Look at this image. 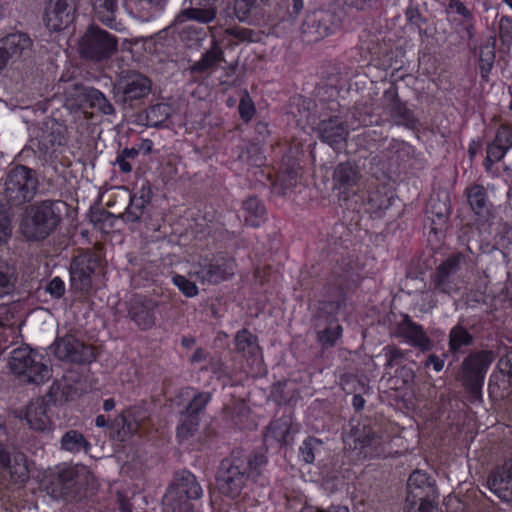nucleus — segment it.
I'll return each mask as SVG.
<instances>
[{
  "label": "nucleus",
  "instance_id": "obj_2",
  "mask_svg": "<svg viewBox=\"0 0 512 512\" xmlns=\"http://www.w3.org/2000/svg\"><path fill=\"white\" fill-rule=\"evenodd\" d=\"M203 490L195 476L177 473L163 498V512H194L193 500L200 499Z\"/></svg>",
  "mask_w": 512,
  "mask_h": 512
},
{
  "label": "nucleus",
  "instance_id": "obj_24",
  "mask_svg": "<svg viewBox=\"0 0 512 512\" xmlns=\"http://www.w3.org/2000/svg\"><path fill=\"white\" fill-rule=\"evenodd\" d=\"M0 42L3 49H7L14 59H19L25 51L32 47V41L28 35L20 32L9 34Z\"/></svg>",
  "mask_w": 512,
  "mask_h": 512
},
{
  "label": "nucleus",
  "instance_id": "obj_47",
  "mask_svg": "<svg viewBox=\"0 0 512 512\" xmlns=\"http://www.w3.org/2000/svg\"><path fill=\"white\" fill-rule=\"evenodd\" d=\"M255 0H236L235 1V13L237 18L240 21H245L253 6H254Z\"/></svg>",
  "mask_w": 512,
  "mask_h": 512
},
{
  "label": "nucleus",
  "instance_id": "obj_21",
  "mask_svg": "<svg viewBox=\"0 0 512 512\" xmlns=\"http://www.w3.org/2000/svg\"><path fill=\"white\" fill-rule=\"evenodd\" d=\"M317 132L323 142L334 148L344 142L348 134L347 129L337 117L321 121Z\"/></svg>",
  "mask_w": 512,
  "mask_h": 512
},
{
  "label": "nucleus",
  "instance_id": "obj_56",
  "mask_svg": "<svg viewBox=\"0 0 512 512\" xmlns=\"http://www.w3.org/2000/svg\"><path fill=\"white\" fill-rule=\"evenodd\" d=\"M427 366L432 365L436 372H440L444 367V361L436 355H430L426 363Z\"/></svg>",
  "mask_w": 512,
  "mask_h": 512
},
{
  "label": "nucleus",
  "instance_id": "obj_63",
  "mask_svg": "<svg viewBox=\"0 0 512 512\" xmlns=\"http://www.w3.org/2000/svg\"><path fill=\"white\" fill-rule=\"evenodd\" d=\"M121 157L124 159H134L138 155V150L131 148V149H124L120 154Z\"/></svg>",
  "mask_w": 512,
  "mask_h": 512
},
{
  "label": "nucleus",
  "instance_id": "obj_28",
  "mask_svg": "<svg viewBox=\"0 0 512 512\" xmlns=\"http://www.w3.org/2000/svg\"><path fill=\"white\" fill-rule=\"evenodd\" d=\"M399 333L414 346L420 347L423 350L428 349L430 346V340L424 333L422 327L411 321L402 323L399 327Z\"/></svg>",
  "mask_w": 512,
  "mask_h": 512
},
{
  "label": "nucleus",
  "instance_id": "obj_18",
  "mask_svg": "<svg viewBox=\"0 0 512 512\" xmlns=\"http://www.w3.org/2000/svg\"><path fill=\"white\" fill-rule=\"evenodd\" d=\"M359 179V171L354 165L349 162L340 163L334 170L333 186L342 197L348 198L349 192L355 193L354 187Z\"/></svg>",
  "mask_w": 512,
  "mask_h": 512
},
{
  "label": "nucleus",
  "instance_id": "obj_37",
  "mask_svg": "<svg viewBox=\"0 0 512 512\" xmlns=\"http://www.w3.org/2000/svg\"><path fill=\"white\" fill-rule=\"evenodd\" d=\"M471 341V335L463 327L456 326L451 329L449 335V347L452 352H457L462 347L468 346Z\"/></svg>",
  "mask_w": 512,
  "mask_h": 512
},
{
  "label": "nucleus",
  "instance_id": "obj_34",
  "mask_svg": "<svg viewBox=\"0 0 512 512\" xmlns=\"http://www.w3.org/2000/svg\"><path fill=\"white\" fill-rule=\"evenodd\" d=\"M468 201L473 211L482 215L487 211V199L484 187L474 185L468 190Z\"/></svg>",
  "mask_w": 512,
  "mask_h": 512
},
{
  "label": "nucleus",
  "instance_id": "obj_57",
  "mask_svg": "<svg viewBox=\"0 0 512 512\" xmlns=\"http://www.w3.org/2000/svg\"><path fill=\"white\" fill-rule=\"evenodd\" d=\"M347 5L355 7L357 9H364L370 4H372L375 0H344Z\"/></svg>",
  "mask_w": 512,
  "mask_h": 512
},
{
  "label": "nucleus",
  "instance_id": "obj_20",
  "mask_svg": "<svg viewBox=\"0 0 512 512\" xmlns=\"http://www.w3.org/2000/svg\"><path fill=\"white\" fill-rule=\"evenodd\" d=\"M24 418L33 430L45 431L51 428V420L47 414V405L42 399H36L29 403L25 410Z\"/></svg>",
  "mask_w": 512,
  "mask_h": 512
},
{
  "label": "nucleus",
  "instance_id": "obj_1",
  "mask_svg": "<svg viewBox=\"0 0 512 512\" xmlns=\"http://www.w3.org/2000/svg\"><path fill=\"white\" fill-rule=\"evenodd\" d=\"M64 204L60 201L36 202L26 208L21 222L23 235L30 240H43L58 226Z\"/></svg>",
  "mask_w": 512,
  "mask_h": 512
},
{
  "label": "nucleus",
  "instance_id": "obj_25",
  "mask_svg": "<svg viewBox=\"0 0 512 512\" xmlns=\"http://www.w3.org/2000/svg\"><path fill=\"white\" fill-rule=\"evenodd\" d=\"M95 269V262L88 257H79L71 265V277L74 281H79L81 288L90 287V277Z\"/></svg>",
  "mask_w": 512,
  "mask_h": 512
},
{
  "label": "nucleus",
  "instance_id": "obj_11",
  "mask_svg": "<svg viewBox=\"0 0 512 512\" xmlns=\"http://www.w3.org/2000/svg\"><path fill=\"white\" fill-rule=\"evenodd\" d=\"M116 50V41L106 31L89 28L81 41V51L90 57L103 58Z\"/></svg>",
  "mask_w": 512,
  "mask_h": 512
},
{
  "label": "nucleus",
  "instance_id": "obj_46",
  "mask_svg": "<svg viewBox=\"0 0 512 512\" xmlns=\"http://www.w3.org/2000/svg\"><path fill=\"white\" fill-rule=\"evenodd\" d=\"M239 114L244 121L252 119L255 113V107L248 95L241 98L238 106Z\"/></svg>",
  "mask_w": 512,
  "mask_h": 512
},
{
  "label": "nucleus",
  "instance_id": "obj_3",
  "mask_svg": "<svg viewBox=\"0 0 512 512\" xmlns=\"http://www.w3.org/2000/svg\"><path fill=\"white\" fill-rule=\"evenodd\" d=\"M264 464L263 457L237 460L233 463L223 462L222 470L217 479L219 491L229 497H237L242 491L246 481L256 474V469Z\"/></svg>",
  "mask_w": 512,
  "mask_h": 512
},
{
  "label": "nucleus",
  "instance_id": "obj_64",
  "mask_svg": "<svg viewBox=\"0 0 512 512\" xmlns=\"http://www.w3.org/2000/svg\"><path fill=\"white\" fill-rule=\"evenodd\" d=\"M322 512H349V509L346 506H330L328 510H323Z\"/></svg>",
  "mask_w": 512,
  "mask_h": 512
},
{
  "label": "nucleus",
  "instance_id": "obj_43",
  "mask_svg": "<svg viewBox=\"0 0 512 512\" xmlns=\"http://www.w3.org/2000/svg\"><path fill=\"white\" fill-rule=\"evenodd\" d=\"M447 12L459 15L465 22L472 20L473 17L472 12L462 0H448Z\"/></svg>",
  "mask_w": 512,
  "mask_h": 512
},
{
  "label": "nucleus",
  "instance_id": "obj_49",
  "mask_svg": "<svg viewBox=\"0 0 512 512\" xmlns=\"http://www.w3.org/2000/svg\"><path fill=\"white\" fill-rule=\"evenodd\" d=\"M499 35L503 42H512V21L509 18L503 17L500 20Z\"/></svg>",
  "mask_w": 512,
  "mask_h": 512
},
{
  "label": "nucleus",
  "instance_id": "obj_16",
  "mask_svg": "<svg viewBox=\"0 0 512 512\" xmlns=\"http://www.w3.org/2000/svg\"><path fill=\"white\" fill-rule=\"evenodd\" d=\"M156 308L155 301L136 296L130 301L128 315L140 329L147 330L155 324Z\"/></svg>",
  "mask_w": 512,
  "mask_h": 512
},
{
  "label": "nucleus",
  "instance_id": "obj_29",
  "mask_svg": "<svg viewBox=\"0 0 512 512\" xmlns=\"http://www.w3.org/2000/svg\"><path fill=\"white\" fill-rule=\"evenodd\" d=\"M164 0H127V5L132 11L139 14V17L148 21L157 16L162 10Z\"/></svg>",
  "mask_w": 512,
  "mask_h": 512
},
{
  "label": "nucleus",
  "instance_id": "obj_41",
  "mask_svg": "<svg viewBox=\"0 0 512 512\" xmlns=\"http://www.w3.org/2000/svg\"><path fill=\"white\" fill-rule=\"evenodd\" d=\"M342 327L338 324L328 327L318 335L319 342L323 346H332L340 338Z\"/></svg>",
  "mask_w": 512,
  "mask_h": 512
},
{
  "label": "nucleus",
  "instance_id": "obj_30",
  "mask_svg": "<svg viewBox=\"0 0 512 512\" xmlns=\"http://www.w3.org/2000/svg\"><path fill=\"white\" fill-rule=\"evenodd\" d=\"M224 59V54L220 46L213 41L210 49H208L201 59L193 64L192 71L204 72L210 68L220 64Z\"/></svg>",
  "mask_w": 512,
  "mask_h": 512
},
{
  "label": "nucleus",
  "instance_id": "obj_17",
  "mask_svg": "<svg viewBox=\"0 0 512 512\" xmlns=\"http://www.w3.org/2000/svg\"><path fill=\"white\" fill-rule=\"evenodd\" d=\"M488 487L503 501H512V459L489 475Z\"/></svg>",
  "mask_w": 512,
  "mask_h": 512
},
{
  "label": "nucleus",
  "instance_id": "obj_38",
  "mask_svg": "<svg viewBox=\"0 0 512 512\" xmlns=\"http://www.w3.org/2000/svg\"><path fill=\"white\" fill-rule=\"evenodd\" d=\"M15 281L16 278L11 268L5 262H0V297L13 291Z\"/></svg>",
  "mask_w": 512,
  "mask_h": 512
},
{
  "label": "nucleus",
  "instance_id": "obj_27",
  "mask_svg": "<svg viewBox=\"0 0 512 512\" xmlns=\"http://www.w3.org/2000/svg\"><path fill=\"white\" fill-rule=\"evenodd\" d=\"M60 447L62 450L78 454L87 453L91 445L82 433L76 430L67 431L61 438Z\"/></svg>",
  "mask_w": 512,
  "mask_h": 512
},
{
  "label": "nucleus",
  "instance_id": "obj_23",
  "mask_svg": "<svg viewBox=\"0 0 512 512\" xmlns=\"http://www.w3.org/2000/svg\"><path fill=\"white\" fill-rule=\"evenodd\" d=\"M235 344L238 352L252 358V364L259 369L262 363V354L257 344V338L248 330L243 329L237 332L235 336Z\"/></svg>",
  "mask_w": 512,
  "mask_h": 512
},
{
  "label": "nucleus",
  "instance_id": "obj_26",
  "mask_svg": "<svg viewBox=\"0 0 512 512\" xmlns=\"http://www.w3.org/2000/svg\"><path fill=\"white\" fill-rule=\"evenodd\" d=\"M431 487L429 476L422 471H414L407 483L408 488V496L407 501L413 502L416 498H420V500H425L423 498L426 489Z\"/></svg>",
  "mask_w": 512,
  "mask_h": 512
},
{
  "label": "nucleus",
  "instance_id": "obj_15",
  "mask_svg": "<svg viewBox=\"0 0 512 512\" xmlns=\"http://www.w3.org/2000/svg\"><path fill=\"white\" fill-rule=\"evenodd\" d=\"M54 354L62 361L85 362L91 357L90 348L72 335H66L54 343Z\"/></svg>",
  "mask_w": 512,
  "mask_h": 512
},
{
  "label": "nucleus",
  "instance_id": "obj_48",
  "mask_svg": "<svg viewBox=\"0 0 512 512\" xmlns=\"http://www.w3.org/2000/svg\"><path fill=\"white\" fill-rule=\"evenodd\" d=\"M318 21V27L315 31V37H314V40H319V39H322L328 35H330L332 33V29L330 27L327 26L326 24V21H325V18L324 17H321L319 19H316V18H309L307 20V25L309 26V24L311 22H316Z\"/></svg>",
  "mask_w": 512,
  "mask_h": 512
},
{
  "label": "nucleus",
  "instance_id": "obj_53",
  "mask_svg": "<svg viewBox=\"0 0 512 512\" xmlns=\"http://www.w3.org/2000/svg\"><path fill=\"white\" fill-rule=\"evenodd\" d=\"M422 298H423L424 300H426V299H427V300H428V302H427V303H425V304H422V305L420 306V310H421V311L426 312V311L431 310V309H433V308L435 307V305H436V300H435V298H434V293L429 292V291H427V292H423V293H422Z\"/></svg>",
  "mask_w": 512,
  "mask_h": 512
},
{
  "label": "nucleus",
  "instance_id": "obj_13",
  "mask_svg": "<svg viewBox=\"0 0 512 512\" xmlns=\"http://www.w3.org/2000/svg\"><path fill=\"white\" fill-rule=\"evenodd\" d=\"M235 268L236 264L232 259L216 257L213 260H204L194 273L202 281L216 284L232 276Z\"/></svg>",
  "mask_w": 512,
  "mask_h": 512
},
{
  "label": "nucleus",
  "instance_id": "obj_61",
  "mask_svg": "<svg viewBox=\"0 0 512 512\" xmlns=\"http://www.w3.org/2000/svg\"><path fill=\"white\" fill-rule=\"evenodd\" d=\"M120 421L123 423V438L127 435L133 434L136 431V426L132 423H126L125 418L122 416Z\"/></svg>",
  "mask_w": 512,
  "mask_h": 512
},
{
  "label": "nucleus",
  "instance_id": "obj_5",
  "mask_svg": "<svg viewBox=\"0 0 512 512\" xmlns=\"http://www.w3.org/2000/svg\"><path fill=\"white\" fill-rule=\"evenodd\" d=\"M84 470L83 466L59 464L45 472L41 480V488L54 499L64 498Z\"/></svg>",
  "mask_w": 512,
  "mask_h": 512
},
{
  "label": "nucleus",
  "instance_id": "obj_58",
  "mask_svg": "<svg viewBox=\"0 0 512 512\" xmlns=\"http://www.w3.org/2000/svg\"><path fill=\"white\" fill-rule=\"evenodd\" d=\"M12 318L9 309L6 306H0V327L5 326Z\"/></svg>",
  "mask_w": 512,
  "mask_h": 512
},
{
  "label": "nucleus",
  "instance_id": "obj_32",
  "mask_svg": "<svg viewBox=\"0 0 512 512\" xmlns=\"http://www.w3.org/2000/svg\"><path fill=\"white\" fill-rule=\"evenodd\" d=\"M245 222L253 227L260 225L265 215V208L257 198H249L243 203Z\"/></svg>",
  "mask_w": 512,
  "mask_h": 512
},
{
  "label": "nucleus",
  "instance_id": "obj_45",
  "mask_svg": "<svg viewBox=\"0 0 512 512\" xmlns=\"http://www.w3.org/2000/svg\"><path fill=\"white\" fill-rule=\"evenodd\" d=\"M144 206L143 199H137L135 196L131 198L130 204L126 209L125 216L128 221H136L142 214Z\"/></svg>",
  "mask_w": 512,
  "mask_h": 512
},
{
  "label": "nucleus",
  "instance_id": "obj_60",
  "mask_svg": "<svg viewBox=\"0 0 512 512\" xmlns=\"http://www.w3.org/2000/svg\"><path fill=\"white\" fill-rule=\"evenodd\" d=\"M386 356L388 357L386 365L387 366H392L393 365V361L396 360L397 358L401 357L402 354H401V352L398 349L390 348L388 350Z\"/></svg>",
  "mask_w": 512,
  "mask_h": 512
},
{
  "label": "nucleus",
  "instance_id": "obj_35",
  "mask_svg": "<svg viewBox=\"0 0 512 512\" xmlns=\"http://www.w3.org/2000/svg\"><path fill=\"white\" fill-rule=\"evenodd\" d=\"M85 96L90 105L96 107L102 113L109 115L114 112V108L111 105V103L108 101L105 95L99 90L93 88L87 89L85 91Z\"/></svg>",
  "mask_w": 512,
  "mask_h": 512
},
{
  "label": "nucleus",
  "instance_id": "obj_10",
  "mask_svg": "<svg viewBox=\"0 0 512 512\" xmlns=\"http://www.w3.org/2000/svg\"><path fill=\"white\" fill-rule=\"evenodd\" d=\"M75 8L71 0H48L43 21L47 29L59 32L66 29L74 20Z\"/></svg>",
  "mask_w": 512,
  "mask_h": 512
},
{
  "label": "nucleus",
  "instance_id": "obj_14",
  "mask_svg": "<svg viewBox=\"0 0 512 512\" xmlns=\"http://www.w3.org/2000/svg\"><path fill=\"white\" fill-rule=\"evenodd\" d=\"M151 89L150 80L141 74H130L115 87V95L122 102L137 100L147 96Z\"/></svg>",
  "mask_w": 512,
  "mask_h": 512
},
{
  "label": "nucleus",
  "instance_id": "obj_7",
  "mask_svg": "<svg viewBox=\"0 0 512 512\" xmlns=\"http://www.w3.org/2000/svg\"><path fill=\"white\" fill-rule=\"evenodd\" d=\"M494 361L491 351H479L470 354L462 363L463 384L473 393L481 389L489 366Z\"/></svg>",
  "mask_w": 512,
  "mask_h": 512
},
{
  "label": "nucleus",
  "instance_id": "obj_8",
  "mask_svg": "<svg viewBox=\"0 0 512 512\" xmlns=\"http://www.w3.org/2000/svg\"><path fill=\"white\" fill-rule=\"evenodd\" d=\"M380 443V438L366 424L353 426L344 436L345 447L363 457L378 455Z\"/></svg>",
  "mask_w": 512,
  "mask_h": 512
},
{
  "label": "nucleus",
  "instance_id": "obj_55",
  "mask_svg": "<svg viewBox=\"0 0 512 512\" xmlns=\"http://www.w3.org/2000/svg\"><path fill=\"white\" fill-rule=\"evenodd\" d=\"M14 58L8 53L7 49H3V45L0 42V72L6 67L10 60Z\"/></svg>",
  "mask_w": 512,
  "mask_h": 512
},
{
  "label": "nucleus",
  "instance_id": "obj_31",
  "mask_svg": "<svg viewBox=\"0 0 512 512\" xmlns=\"http://www.w3.org/2000/svg\"><path fill=\"white\" fill-rule=\"evenodd\" d=\"M97 18L107 26H112L117 11V0H92Z\"/></svg>",
  "mask_w": 512,
  "mask_h": 512
},
{
  "label": "nucleus",
  "instance_id": "obj_59",
  "mask_svg": "<svg viewBox=\"0 0 512 512\" xmlns=\"http://www.w3.org/2000/svg\"><path fill=\"white\" fill-rule=\"evenodd\" d=\"M116 164L118 165L119 169L124 173H129L132 170V166L129 163L127 159H124L120 155L116 158Z\"/></svg>",
  "mask_w": 512,
  "mask_h": 512
},
{
  "label": "nucleus",
  "instance_id": "obj_54",
  "mask_svg": "<svg viewBox=\"0 0 512 512\" xmlns=\"http://www.w3.org/2000/svg\"><path fill=\"white\" fill-rule=\"evenodd\" d=\"M434 508L430 501L422 500L418 507L411 506L407 509L406 512H433Z\"/></svg>",
  "mask_w": 512,
  "mask_h": 512
},
{
  "label": "nucleus",
  "instance_id": "obj_22",
  "mask_svg": "<svg viewBox=\"0 0 512 512\" xmlns=\"http://www.w3.org/2000/svg\"><path fill=\"white\" fill-rule=\"evenodd\" d=\"M209 400L210 395L208 393L193 395L192 400L186 408L187 417H190L191 420L189 423L183 422L177 429V436L180 439L187 438L195 430L198 423L195 421L194 416L204 409Z\"/></svg>",
  "mask_w": 512,
  "mask_h": 512
},
{
  "label": "nucleus",
  "instance_id": "obj_52",
  "mask_svg": "<svg viewBox=\"0 0 512 512\" xmlns=\"http://www.w3.org/2000/svg\"><path fill=\"white\" fill-rule=\"evenodd\" d=\"M253 156H248L247 161L252 166L260 167L264 163V156L259 151V148L257 146H251L248 150V154H252Z\"/></svg>",
  "mask_w": 512,
  "mask_h": 512
},
{
  "label": "nucleus",
  "instance_id": "obj_6",
  "mask_svg": "<svg viewBox=\"0 0 512 512\" xmlns=\"http://www.w3.org/2000/svg\"><path fill=\"white\" fill-rule=\"evenodd\" d=\"M37 185L38 181L31 169L17 166L7 176L4 194L9 202L19 205L35 196Z\"/></svg>",
  "mask_w": 512,
  "mask_h": 512
},
{
  "label": "nucleus",
  "instance_id": "obj_19",
  "mask_svg": "<svg viewBox=\"0 0 512 512\" xmlns=\"http://www.w3.org/2000/svg\"><path fill=\"white\" fill-rule=\"evenodd\" d=\"M512 154V134L509 130L502 128L497 132L496 138L487 148L485 166L490 169L492 165L505 156Z\"/></svg>",
  "mask_w": 512,
  "mask_h": 512
},
{
  "label": "nucleus",
  "instance_id": "obj_4",
  "mask_svg": "<svg viewBox=\"0 0 512 512\" xmlns=\"http://www.w3.org/2000/svg\"><path fill=\"white\" fill-rule=\"evenodd\" d=\"M9 365L15 374L30 383L42 384L51 377V369L43 354L28 347L13 350Z\"/></svg>",
  "mask_w": 512,
  "mask_h": 512
},
{
  "label": "nucleus",
  "instance_id": "obj_9",
  "mask_svg": "<svg viewBox=\"0 0 512 512\" xmlns=\"http://www.w3.org/2000/svg\"><path fill=\"white\" fill-rule=\"evenodd\" d=\"M29 471L25 456L10 448H0V479L7 484H22Z\"/></svg>",
  "mask_w": 512,
  "mask_h": 512
},
{
  "label": "nucleus",
  "instance_id": "obj_40",
  "mask_svg": "<svg viewBox=\"0 0 512 512\" xmlns=\"http://www.w3.org/2000/svg\"><path fill=\"white\" fill-rule=\"evenodd\" d=\"M495 59V50L494 46L491 44H486L480 48L479 51V60H480V69L483 77H486L490 72Z\"/></svg>",
  "mask_w": 512,
  "mask_h": 512
},
{
  "label": "nucleus",
  "instance_id": "obj_12",
  "mask_svg": "<svg viewBox=\"0 0 512 512\" xmlns=\"http://www.w3.org/2000/svg\"><path fill=\"white\" fill-rule=\"evenodd\" d=\"M463 257L453 255L445 260L437 269L433 277L434 287L442 293L450 294L459 289L461 283L458 272L460 271Z\"/></svg>",
  "mask_w": 512,
  "mask_h": 512
},
{
  "label": "nucleus",
  "instance_id": "obj_44",
  "mask_svg": "<svg viewBox=\"0 0 512 512\" xmlns=\"http://www.w3.org/2000/svg\"><path fill=\"white\" fill-rule=\"evenodd\" d=\"M289 423L287 420H276L273 421L268 430L269 433L279 442L286 441V435L288 433Z\"/></svg>",
  "mask_w": 512,
  "mask_h": 512
},
{
  "label": "nucleus",
  "instance_id": "obj_62",
  "mask_svg": "<svg viewBox=\"0 0 512 512\" xmlns=\"http://www.w3.org/2000/svg\"><path fill=\"white\" fill-rule=\"evenodd\" d=\"M207 358V353L203 349H197L192 355V362H201Z\"/></svg>",
  "mask_w": 512,
  "mask_h": 512
},
{
  "label": "nucleus",
  "instance_id": "obj_36",
  "mask_svg": "<svg viewBox=\"0 0 512 512\" xmlns=\"http://www.w3.org/2000/svg\"><path fill=\"white\" fill-rule=\"evenodd\" d=\"M171 107L165 103H158L147 111V121L152 127L162 125L170 116Z\"/></svg>",
  "mask_w": 512,
  "mask_h": 512
},
{
  "label": "nucleus",
  "instance_id": "obj_51",
  "mask_svg": "<svg viewBox=\"0 0 512 512\" xmlns=\"http://www.w3.org/2000/svg\"><path fill=\"white\" fill-rule=\"evenodd\" d=\"M11 233L9 218L4 211L0 210V245L9 238Z\"/></svg>",
  "mask_w": 512,
  "mask_h": 512
},
{
  "label": "nucleus",
  "instance_id": "obj_39",
  "mask_svg": "<svg viewBox=\"0 0 512 512\" xmlns=\"http://www.w3.org/2000/svg\"><path fill=\"white\" fill-rule=\"evenodd\" d=\"M321 447L322 442L319 439L314 437L308 438L302 443L300 447L302 459L308 464L312 463L315 460L316 454L319 453Z\"/></svg>",
  "mask_w": 512,
  "mask_h": 512
},
{
  "label": "nucleus",
  "instance_id": "obj_50",
  "mask_svg": "<svg viewBox=\"0 0 512 512\" xmlns=\"http://www.w3.org/2000/svg\"><path fill=\"white\" fill-rule=\"evenodd\" d=\"M46 292L55 298H59L65 292V284L59 277H55L48 283Z\"/></svg>",
  "mask_w": 512,
  "mask_h": 512
},
{
  "label": "nucleus",
  "instance_id": "obj_42",
  "mask_svg": "<svg viewBox=\"0 0 512 512\" xmlns=\"http://www.w3.org/2000/svg\"><path fill=\"white\" fill-rule=\"evenodd\" d=\"M173 284L178 287V289L186 296V297H194L198 294V287L190 280L185 278L182 275H175L172 278Z\"/></svg>",
  "mask_w": 512,
  "mask_h": 512
},
{
  "label": "nucleus",
  "instance_id": "obj_33",
  "mask_svg": "<svg viewBox=\"0 0 512 512\" xmlns=\"http://www.w3.org/2000/svg\"><path fill=\"white\" fill-rule=\"evenodd\" d=\"M216 17V10L212 7L209 8H190L182 12L177 18L178 21L194 20L199 23H209Z\"/></svg>",
  "mask_w": 512,
  "mask_h": 512
}]
</instances>
